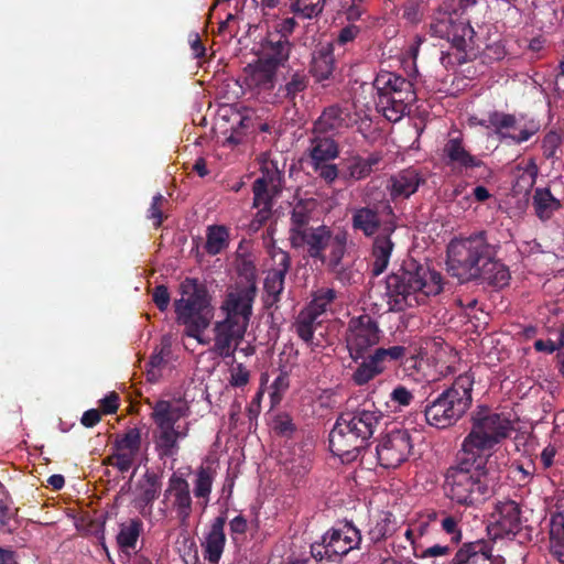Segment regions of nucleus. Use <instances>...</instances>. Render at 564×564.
<instances>
[{
    "label": "nucleus",
    "instance_id": "obj_33",
    "mask_svg": "<svg viewBox=\"0 0 564 564\" xmlns=\"http://www.w3.org/2000/svg\"><path fill=\"white\" fill-rule=\"evenodd\" d=\"M496 257L497 256H492L489 260H484L475 281H480L492 288L501 289L509 284L511 275L509 268Z\"/></svg>",
    "mask_w": 564,
    "mask_h": 564
},
{
    "label": "nucleus",
    "instance_id": "obj_39",
    "mask_svg": "<svg viewBox=\"0 0 564 564\" xmlns=\"http://www.w3.org/2000/svg\"><path fill=\"white\" fill-rule=\"evenodd\" d=\"M322 321L313 313L302 310L294 323L297 336L308 346H318L319 340L315 338V332L321 327Z\"/></svg>",
    "mask_w": 564,
    "mask_h": 564
},
{
    "label": "nucleus",
    "instance_id": "obj_20",
    "mask_svg": "<svg viewBox=\"0 0 564 564\" xmlns=\"http://www.w3.org/2000/svg\"><path fill=\"white\" fill-rule=\"evenodd\" d=\"M492 531L496 539L517 535L522 528L521 509L514 500L498 501L492 514Z\"/></svg>",
    "mask_w": 564,
    "mask_h": 564
},
{
    "label": "nucleus",
    "instance_id": "obj_59",
    "mask_svg": "<svg viewBox=\"0 0 564 564\" xmlns=\"http://www.w3.org/2000/svg\"><path fill=\"white\" fill-rule=\"evenodd\" d=\"M390 524L391 523L388 518H383V519L377 521L375 527H372L368 532V535H369V539L371 540V542L376 543V542H379V541L386 539L387 535L391 531Z\"/></svg>",
    "mask_w": 564,
    "mask_h": 564
},
{
    "label": "nucleus",
    "instance_id": "obj_15",
    "mask_svg": "<svg viewBox=\"0 0 564 564\" xmlns=\"http://www.w3.org/2000/svg\"><path fill=\"white\" fill-rule=\"evenodd\" d=\"M383 417L382 412L371 401H364L354 406L351 401L347 402L346 410L338 415L346 426L351 427L359 436L367 442L373 436Z\"/></svg>",
    "mask_w": 564,
    "mask_h": 564
},
{
    "label": "nucleus",
    "instance_id": "obj_28",
    "mask_svg": "<svg viewBox=\"0 0 564 564\" xmlns=\"http://www.w3.org/2000/svg\"><path fill=\"white\" fill-rule=\"evenodd\" d=\"M226 512L216 517L210 523L204 542H202L204 558L209 564H218L224 553L226 545Z\"/></svg>",
    "mask_w": 564,
    "mask_h": 564
},
{
    "label": "nucleus",
    "instance_id": "obj_11",
    "mask_svg": "<svg viewBox=\"0 0 564 564\" xmlns=\"http://www.w3.org/2000/svg\"><path fill=\"white\" fill-rule=\"evenodd\" d=\"M511 421L500 413L478 412L473 416L470 432L462 443L460 452L491 458V449L512 431Z\"/></svg>",
    "mask_w": 564,
    "mask_h": 564
},
{
    "label": "nucleus",
    "instance_id": "obj_34",
    "mask_svg": "<svg viewBox=\"0 0 564 564\" xmlns=\"http://www.w3.org/2000/svg\"><path fill=\"white\" fill-rule=\"evenodd\" d=\"M137 488L139 490L137 503L140 508V512L144 514L143 510L149 508L151 511L153 502L160 496L162 490L161 477L154 471L147 470L142 478L139 480Z\"/></svg>",
    "mask_w": 564,
    "mask_h": 564
},
{
    "label": "nucleus",
    "instance_id": "obj_9",
    "mask_svg": "<svg viewBox=\"0 0 564 564\" xmlns=\"http://www.w3.org/2000/svg\"><path fill=\"white\" fill-rule=\"evenodd\" d=\"M446 253L448 273L465 283L477 279L480 264L497 256V248L489 242L487 232L481 230L468 237L452 239Z\"/></svg>",
    "mask_w": 564,
    "mask_h": 564
},
{
    "label": "nucleus",
    "instance_id": "obj_47",
    "mask_svg": "<svg viewBox=\"0 0 564 564\" xmlns=\"http://www.w3.org/2000/svg\"><path fill=\"white\" fill-rule=\"evenodd\" d=\"M307 76L296 72L284 86L279 88V94L289 100H293L300 93L307 88Z\"/></svg>",
    "mask_w": 564,
    "mask_h": 564
},
{
    "label": "nucleus",
    "instance_id": "obj_24",
    "mask_svg": "<svg viewBox=\"0 0 564 564\" xmlns=\"http://www.w3.org/2000/svg\"><path fill=\"white\" fill-rule=\"evenodd\" d=\"M382 160L383 154L379 151L371 152L366 158L359 154L351 155L341 164V180L348 184L366 180Z\"/></svg>",
    "mask_w": 564,
    "mask_h": 564
},
{
    "label": "nucleus",
    "instance_id": "obj_56",
    "mask_svg": "<svg viewBox=\"0 0 564 564\" xmlns=\"http://www.w3.org/2000/svg\"><path fill=\"white\" fill-rule=\"evenodd\" d=\"M506 54L507 52L505 44L501 41H496L486 45L481 53V56L484 62L494 63L503 59Z\"/></svg>",
    "mask_w": 564,
    "mask_h": 564
},
{
    "label": "nucleus",
    "instance_id": "obj_16",
    "mask_svg": "<svg viewBox=\"0 0 564 564\" xmlns=\"http://www.w3.org/2000/svg\"><path fill=\"white\" fill-rule=\"evenodd\" d=\"M478 124L485 129H494L500 140L510 139L516 144L528 141L539 130L533 122L520 129L513 113L498 110L489 112L486 120H479Z\"/></svg>",
    "mask_w": 564,
    "mask_h": 564
},
{
    "label": "nucleus",
    "instance_id": "obj_38",
    "mask_svg": "<svg viewBox=\"0 0 564 564\" xmlns=\"http://www.w3.org/2000/svg\"><path fill=\"white\" fill-rule=\"evenodd\" d=\"M230 243V229L225 225H209L206 228L205 252L217 256L225 251Z\"/></svg>",
    "mask_w": 564,
    "mask_h": 564
},
{
    "label": "nucleus",
    "instance_id": "obj_60",
    "mask_svg": "<svg viewBox=\"0 0 564 564\" xmlns=\"http://www.w3.org/2000/svg\"><path fill=\"white\" fill-rule=\"evenodd\" d=\"M360 32V28L355 24H348L344 26L337 34L334 43L335 45L345 46L351 43Z\"/></svg>",
    "mask_w": 564,
    "mask_h": 564
},
{
    "label": "nucleus",
    "instance_id": "obj_1",
    "mask_svg": "<svg viewBox=\"0 0 564 564\" xmlns=\"http://www.w3.org/2000/svg\"><path fill=\"white\" fill-rule=\"evenodd\" d=\"M378 323L368 314L350 318L346 329V346L354 361L362 359L351 375L357 386H364L383 373L391 364L401 361L406 355L404 346L379 347L367 355L380 340Z\"/></svg>",
    "mask_w": 564,
    "mask_h": 564
},
{
    "label": "nucleus",
    "instance_id": "obj_29",
    "mask_svg": "<svg viewBox=\"0 0 564 564\" xmlns=\"http://www.w3.org/2000/svg\"><path fill=\"white\" fill-rule=\"evenodd\" d=\"M334 51V43L330 42H319L315 45L311 54L308 70L316 82L322 83L333 78L336 69Z\"/></svg>",
    "mask_w": 564,
    "mask_h": 564
},
{
    "label": "nucleus",
    "instance_id": "obj_7",
    "mask_svg": "<svg viewBox=\"0 0 564 564\" xmlns=\"http://www.w3.org/2000/svg\"><path fill=\"white\" fill-rule=\"evenodd\" d=\"M474 375L465 372L436 395L430 394L424 406L427 424L436 429H447L460 420L473 402Z\"/></svg>",
    "mask_w": 564,
    "mask_h": 564
},
{
    "label": "nucleus",
    "instance_id": "obj_25",
    "mask_svg": "<svg viewBox=\"0 0 564 564\" xmlns=\"http://www.w3.org/2000/svg\"><path fill=\"white\" fill-rule=\"evenodd\" d=\"M398 225L388 223L386 231H380L373 237L371 246V261L370 271L373 276H378L383 273L390 262L392 251L394 249V242L391 239L392 234L397 230Z\"/></svg>",
    "mask_w": 564,
    "mask_h": 564
},
{
    "label": "nucleus",
    "instance_id": "obj_2",
    "mask_svg": "<svg viewBox=\"0 0 564 564\" xmlns=\"http://www.w3.org/2000/svg\"><path fill=\"white\" fill-rule=\"evenodd\" d=\"M496 481L489 457L473 456L460 451L456 464L448 467L445 474L448 498L464 507H476L488 500Z\"/></svg>",
    "mask_w": 564,
    "mask_h": 564
},
{
    "label": "nucleus",
    "instance_id": "obj_41",
    "mask_svg": "<svg viewBox=\"0 0 564 564\" xmlns=\"http://www.w3.org/2000/svg\"><path fill=\"white\" fill-rule=\"evenodd\" d=\"M452 551V545L435 544L423 549L421 552L414 549V556L425 560L424 564H454V557L449 558Z\"/></svg>",
    "mask_w": 564,
    "mask_h": 564
},
{
    "label": "nucleus",
    "instance_id": "obj_50",
    "mask_svg": "<svg viewBox=\"0 0 564 564\" xmlns=\"http://www.w3.org/2000/svg\"><path fill=\"white\" fill-rule=\"evenodd\" d=\"M170 205L167 198H165L162 194L158 193L153 196L152 203L148 209V218L153 221V226L155 228H160L165 216L164 210Z\"/></svg>",
    "mask_w": 564,
    "mask_h": 564
},
{
    "label": "nucleus",
    "instance_id": "obj_13",
    "mask_svg": "<svg viewBox=\"0 0 564 564\" xmlns=\"http://www.w3.org/2000/svg\"><path fill=\"white\" fill-rule=\"evenodd\" d=\"M388 223L398 225V216L389 199L356 207L351 212L352 229L362 232L367 238H373L380 231H386Z\"/></svg>",
    "mask_w": 564,
    "mask_h": 564
},
{
    "label": "nucleus",
    "instance_id": "obj_8",
    "mask_svg": "<svg viewBox=\"0 0 564 564\" xmlns=\"http://www.w3.org/2000/svg\"><path fill=\"white\" fill-rule=\"evenodd\" d=\"M314 202L301 199L292 207L288 239L291 248L296 252L325 262V251L330 242L332 229L325 225L314 226Z\"/></svg>",
    "mask_w": 564,
    "mask_h": 564
},
{
    "label": "nucleus",
    "instance_id": "obj_18",
    "mask_svg": "<svg viewBox=\"0 0 564 564\" xmlns=\"http://www.w3.org/2000/svg\"><path fill=\"white\" fill-rule=\"evenodd\" d=\"M369 446V442L359 436L357 432L338 417L329 433V449L343 462L356 460L361 453Z\"/></svg>",
    "mask_w": 564,
    "mask_h": 564
},
{
    "label": "nucleus",
    "instance_id": "obj_32",
    "mask_svg": "<svg viewBox=\"0 0 564 564\" xmlns=\"http://www.w3.org/2000/svg\"><path fill=\"white\" fill-rule=\"evenodd\" d=\"M447 166H458L460 169H474L484 165V162L470 154L464 147L460 137L451 138L443 149Z\"/></svg>",
    "mask_w": 564,
    "mask_h": 564
},
{
    "label": "nucleus",
    "instance_id": "obj_31",
    "mask_svg": "<svg viewBox=\"0 0 564 564\" xmlns=\"http://www.w3.org/2000/svg\"><path fill=\"white\" fill-rule=\"evenodd\" d=\"M291 42L284 34L270 33L262 44L261 61L273 65L276 69L289 59Z\"/></svg>",
    "mask_w": 564,
    "mask_h": 564
},
{
    "label": "nucleus",
    "instance_id": "obj_63",
    "mask_svg": "<svg viewBox=\"0 0 564 564\" xmlns=\"http://www.w3.org/2000/svg\"><path fill=\"white\" fill-rule=\"evenodd\" d=\"M563 346H564L563 340H561V343L558 345L555 341H553L552 339H547V340L538 339L534 341V349L536 351L547 352V354H553L554 351L558 350Z\"/></svg>",
    "mask_w": 564,
    "mask_h": 564
},
{
    "label": "nucleus",
    "instance_id": "obj_54",
    "mask_svg": "<svg viewBox=\"0 0 564 564\" xmlns=\"http://www.w3.org/2000/svg\"><path fill=\"white\" fill-rule=\"evenodd\" d=\"M440 522L442 530L451 535L452 545H457L462 541V531L457 518L443 512Z\"/></svg>",
    "mask_w": 564,
    "mask_h": 564
},
{
    "label": "nucleus",
    "instance_id": "obj_52",
    "mask_svg": "<svg viewBox=\"0 0 564 564\" xmlns=\"http://www.w3.org/2000/svg\"><path fill=\"white\" fill-rule=\"evenodd\" d=\"M135 457V455L128 452L115 449L111 455L105 458L104 465L112 466L123 474L132 467Z\"/></svg>",
    "mask_w": 564,
    "mask_h": 564
},
{
    "label": "nucleus",
    "instance_id": "obj_62",
    "mask_svg": "<svg viewBox=\"0 0 564 564\" xmlns=\"http://www.w3.org/2000/svg\"><path fill=\"white\" fill-rule=\"evenodd\" d=\"M100 409L105 414H113L119 408V395L115 391L108 393L99 401Z\"/></svg>",
    "mask_w": 564,
    "mask_h": 564
},
{
    "label": "nucleus",
    "instance_id": "obj_37",
    "mask_svg": "<svg viewBox=\"0 0 564 564\" xmlns=\"http://www.w3.org/2000/svg\"><path fill=\"white\" fill-rule=\"evenodd\" d=\"M532 205L535 215L542 221L549 220L562 206L561 202L553 196L547 187H538L534 189Z\"/></svg>",
    "mask_w": 564,
    "mask_h": 564
},
{
    "label": "nucleus",
    "instance_id": "obj_17",
    "mask_svg": "<svg viewBox=\"0 0 564 564\" xmlns=\"http://www.w3.org/2000/svg\"><path fill=\"white\" fill-rule=\"evenodd\" d=\"M163 503L175 512L182 525H186L193 512L194 501L191 495L189 482L178 473H173L163 492Z\"/></svg>",
    "mask_w": 564,
    "mask_h": 564
},
{
    "label": "nucleus",
    "instance_id": "obj_42",
    "mask_svg": "<svg viewBox=\"0 0 564 564\" xmlns=\"http://www.w3.org/2000/svg\"><path fill=\"white\" fill-rule=\"evenodd\" d=\"M142 529L143 523L138 518L131 519L128 523L121 524L120 531L117 535V542L120 547L134 549Z\"/></svg>",
    "mask_w": 564,
    "mask_h": 564
},
{
    "label": "nucleus",
    "instance_id": "obj_26",
    "mask_svg": "<svg viewBox=\"0 0 564 564\" xmlns=\"http://www.w3.org/2000/svg\"><path fill=\"white\" fill-rule=\"evenodd\" d=\"M352 117L348 108L337 104L326 107L319 117L313 122L312 129L316 133L334 135L343 129L350 127Z\"/></svg>",
    "mask_w": 564,
    "mask_h": 564
},
{
    "label": "nucleus",
    "instance_id": "obj_44",
    "mask_svg": "<svg viewBox=\"0 0 564 564\" xmlns=\"http://www.w3.org/2000/svg\"><path fill=\"white\" fill-rule=\"evenodd\" d=\"M325 0H295L291 3V12L300 19H313L322 13Z\"/></svg>",
    "mask_w": 564,
    "mask_h": 564
},
{
    "label": "nucleus",
    "instance_id": "obj_51",
    "mask_svg": "<svg viewBox=\"0 0 564 564\" xmlns=\"http://www.w3.org/2000/svg\"><path fill=\"white\" fill-rule=\"evenodd\" d=\"M315 174L318 175L326 184H333L337 178H341V169L332 161L319 162L310 165Z\"/></svg>",
    "mask_w": 564,
    "mask_h": 564
},
{
    "label": "nucleus",
    "instance_id": "obj_4",
    "mask_svg": "<svg viewBox=\"0 0 564 564\" xmlns=\"http://www.w3.org/2000/svg\"><path fill=\"white\" fill-rule=\"evenodd\" d=\"M256 295L257 288L253 283L227 292L220 305L225 317L213 326L210 351L216 356L223 359L235 357L249 326Z\"/></svg>",
    "mask_w": 564,
    "mask_h": 564
},
{
    "label": "nucleus",
    "instance_id": "obj_10",
    "mask_svg": "<svg viewBox=\"0 0 564 564\" xmlns=\"http://www.w3.org/2000/svg\"><path fill=\"white\" fill-rule=\"evenodd\" d=\"M431 33L451 43L456 52H442L441 62L444 65H462L477 57L479 51L475 44V31L467 18L453 12L438 11L431 23Z\"/></svg>",
    "mask_w": 564,
    "mask_h": 564
},
{
    "label": "nucleus",
    "instance_id": "obj_3",
    "mask_svg": "<svg viewBox=\"0 0 564 564\" xmlns=\"http://www.w3.org/2000/svg\"><path fill=\"white\" fill-rule=\"evenodd\" d=\"M442 274L420 264L413 259L404 261L384 281L389 311L402 312L409 307L424 305L430 296L443 291Z\"/></svg>",
    "mask_w": 564,
    "mask_h": 564
},
{
    "label": "nucleus",
    "instance_id": "obj_19",
    "mask_svg": "<svg viewBox=\"0 0 564 564\" xmlns=\"http://www.w3.org/2000/svg\"><path fill=\"white\" fill-rule=\"evenodd\" d=\"M272 258L276 267L269 271L264 280V304L267 307H271L280 301L281 294L284 290L285 275L291 267V257L289 252L280 248L273 249Z\"/></svg>",
    "mask_w": 564,
    "mask_h": 564
},
{
    "label": "nucleus",
    "instance_id": "obj_35",
    "mask_svg": "<svg viewBox=\"0 0 564 564\" xmlns=\"http://www.w3.org/2000/svg\"><path fill=\"white\" fill-rule=\"evenodd\" d=\"M492 546L485 540L464 543L454 555V564H480L491 558Z\"/></svg>",
    "mask_w": 564,
    "mask_h": 564
},
{
    "label": "nucleus",
    "instance_id": "obj_43",
    "mask_svg": "<svg viewBox=\"0 0 564 564\" xmlns=\"http://www.w3.org/2000/svg\"><path fill=\"white\" fill-rule=\"evenodd\" d=\"M337 293L334 289H318L314 293L310 304L304 310H306L310 313H313L317 317H321V315H323L327 311V307L335 301Z\"/></svg>",
    "mask_w": 564,
    "mask_h": 564
},
{
    "label": "nucleus",
    "instance_id": "obj_5",
    "mask_svg": "<svg viewBox=\"0 0 564 564\" xmlns=\"http://www.w3.org/2000/svg\"><path fill=\"white\" fill-rule=\"evenodd\" d=\"M181 299L175 300L176 321L184 326V334L200 345H209L210 338L204 332L215 316L212 296L205 284L197 279L186 278L180 285Z\"/></svg>",
    "mask_w": 564,
    "mask_h": 564
},
{
    "label": "nucleus",
    "instance_id": "obj_55",
    "mask_svg": "<svg viewBox=\"0 0 564 564\" xmlns=\"http://www.w3.org/2000/svg\"><path fill=\"white\" fill-rule=\"evenodd\" d=\"M229 384L234 388H243L250 381V371L243 364H237L229 368Z\"/></svg>",
    "mask_w": 564,
    "mask_h": 564
},
{
    "label": "nucleus",
    "instance_id": "obj_48",
    "mask_svg": "<svg viewBox=\"0 0 564 564\" xmlns=\"http://www.w3.org/2000/svg\"><path fill=\"white\" fill-rule=\"evenodd\" d=\"M262 175L257 180L264 181V184L271 187V191L280 193L283 183V173L278 169L273 162L264 163L261 167Z\"/></svg>",
    "mask_w": 564,
    "mask_h": 564
},
{
    "label": "nucleus",
    "instance_id": "obj_27",
    "mask_svg": "<svg viewBox=\"0 0 564 564\" xmlns=\"http://www.w3.org/2000/svg\"><path fill=\"white\" fill-rule=\"evenodd\" d=\"M305 153L310 165L333 161L339 155V144L334 137L325 133H316L315 130L311 129Z\"/></svg>",
    "mask_w": 564,
    "mask_h": 564
},
{
    "label": "nucleus",
    "instance_id": "obj_64",
    "mask_svg": "<svg viewBox=\"0 0 564 564\" xmlns=\"http://www.w3.org/2000/svg\"><path fill=\"white\" fill-rule=\"evenodd\" d=\"M271 212H272V206H260V208H258V212L251 221V226L256 229H259L270 218Z\"/></svg>",
    "mask_w": 564,
    "mask_h": 564
},
{
    "label": "nucleus",
    "instance_id": "obj_23",
    "mask_svg": "<svg viewBox=\"0 0 564 564\" xmlns=\"http://www.w3.org/2000/svg\"><path fill=\"white\" fill-rule=\"evenodd\" d=\"M426 178L420 169L409 166L392 174L387 184L391 200L408 199L415 194L419 187L425 184Z\"/></svg>",
    "mask_w": 564,
    "mask_h": 564
},
{
    "label": "nucleus",
    "instance_id": "obj_46",
    "mask_svg": "<svg viewBox=\"0 0 564 564\" xmlns=\"http://www.w3.org/2000/svg\"><path fill=\"white\" fill-rule=\"evenodd\" d=\"M551 524V540H556V543L553 545L554 554L564 564V512L553 514Z\"/></svg>",
    "mask_w": 564,
    "mask_h": 564
},
{
    "label": "nucleus",
    "instance_id": "obj_6",
    "mask_svg": "<svg viewBox=\"0 0 564 564\" xmlns=\"http://www.w3.org/2000/svg\"><path fill=\"white\" fill-rule=\"evenodd\" d=\"M152 412L151 419L155 424L153 432L154 449L160 459L175 457L181 449L180 441L189 434V422L177 424L191 414L188 402L183 398L159 400L149 403Z\"/></svg>",
    "mask_w": 564,
    "mask_h": 564
},
{
    "label": "nucleus",
    "instance_id": "obj_53",
    "mask_svg": "<svg viewBox=\"0 0 564 564\" xmlns=\"http://www.w3.org/2000/svg\"><path fill=\"white\" fill-rule=\"evenodd\" d=\"M369 0H345L341 4L344 14L349 22H355L361 19L367 12V4Z\"/></svg>",
    "mask_w": 564,
    "mask_h": 564
},
{
    "label": "nucleus",
    "instance_id": "obj_14",
    "mask_svg": "<svg viewBox=\"0 0 564 564\" xmlns=\"http://www.w3.org/2000/svg\"><path fill=\"white\" fill-rule=\"evenodd\" d=\"M412 448L410 432L394 429L384 434L376 446L378 463L383 468H397L408 459Z\"/></svg>",
    "mask_w": 564,
    "mask_h": 564
},
{
    "label": "nucleus",
    "instance_id": "obj_61",
    "mask_svg": "<svg viewBox=\"0 0 564 564\" xmlns=\"http://www.w3.org/2000/svg\"><path fill=\"white\" fill-rule=\"evenodd\" d=\"M296 427L289 415H280L274 421V431L282 436H291Z\"/></svg>",
    "mask_w": 564,
    "mask_h": 564
},
{
    "label": "nucleus",
    "instance_id": "obj_30",
    "mask_svg": "<svg viewBox=\"0 0 564 564\" xmlns=\"http://www.w3.org/2000/svg\"><path fill=\"white\" fill-rule=\"evenodd\" d=\"M276 68L260 58L245 67V83L250 89L268 91L274 88Z\"/></svg>",
    "mask_w": 564,
    "mask_h": 564
},
{
    "label": "nucleus",
    "instance_id": "obj_49",
    "mask_svg": "<svg viewBox=\"0 0 564 564\" xmlns=\"http://www.w3.org/2000/svg\"><path fill=\"white\" fill-rule=\"evenodd\" d=\"M252 192L254 208H260V206H273V197L280 194L271 191V187L267 186L262 180H256L253 182Z\"/></svg>",
    "mask_w": 564,
    "mask_h": 564
},
{
    "label": "nucleus",
    "instance_id": "obj_21",
    "mask_svg": "<svg viewBox=\"0 0 564 564\" xmlns=\"http://www.w3.org/2000/svg\"><path fill=\"white\" fill-rule=\"evenodd\" d=\"M416 100L413 83L409 79L399 82V87L391 96L383 101H377V107L383 116L392 122L400 120L410 111V106Z\"/></svg>",
    "mask_w": 564,
    "mask_h": 564
},
{
    "label": "nucleus",
    "instance_id": "obj_57",
    "mask_svg": "<svg viewBox=\"0 0 564 564\" xmlns=\"http://www.w3.org/2000/svg\"><path fill=\"white\" fill-rule=\"evenodd\" d=\"M390 400L397 406H409L414 400V395L406 387L399 384L391 391Z\"/></svg>",
    "mask_w": 564,
    "mask_h": 564
},
{
    "label": "nucleus",
    "instance_id": "obj_40",
    "mask_svg": "<svg viewBox=\"0 0 564 564\" xmlns=\"http://www.w3.org/2000/svg\"><path fill=\"white\" fill-rule=\"evenodd\" d=\"M405 79L406 78L395 73L388 70L379 72L373 80V88L377 90L378 97L377 101H383L391 96L397 91L399 82H404Z\"/></svg>",
    "mask_w": 564,
    "mask_h": 564
},
{
    "label": "nucleus",
    "instance_id": "obj_12",
    "mask_svg": "<svg viewBox=\"0 0 564 564\" xmlns=\"http://www.w3.org/2000/svg\"><path fill=\"white\" fill-rule=\"evenodd\" d=\"M361 533L351 522L346 521L338 528L328 530L321 542L311 545V554L316 561H337L339 557L358 549Z\"/></svg>",
    "mask_w": 564,
    "mask_h": 564
},
{
    "label": "nucleus",
    "instance_id": "obj_45",
    "mask_svg": "<svg viewBox=\"0 0 564 564\" xmlns=\"http://www.w3.org/2000/svg\"><path fill=\"white\" fill-rule=\"evenodd\" d=\"M141 431L138 427L129 429L122 436H118L113 443L116 451L128 452L138 455L141 448Z\"/></svg>",
    "mask_w": 564,
    "mask_h": 564
},
{
    "label": "nucleus",
    "instance_id": "obj_36",
    "mask_svg": "<svg viewBox=\"0 0 564 564\" xmlns=\"http://www.w3.org/2000/svg\"><path fill=\"white\" fill-rule=\"evenodd\" d=\"M215 477L216 469L212 466L202 465L195 471L193 492L204 509L208 506Z\"/></svg>",
    "mask_w": 564,
    "mask_h": 564
},
{
    "label": "nucleus",
    "instance_id": "obj_22",
    "mask_svg": "<svg viewBox=\"0 0 564 564\" xmlns=\"http://www.w3.org/2000/svg\"><path fill=\"white\" fill-rule=\"evenodd\" d=\"M348 232L339 230L336 234L330 230V242L328 243L329 253L326 254L324 262L327 270L341 283H350L352 280V272L349 267H346L343 259L347 252Z\"/></svg>",
    "mask_w": 564,
    "mask_h": 564
},
{
    "label": "nucleus",
    "instance_id": "obj_58",
    "mask_svg": "<svg viewBox=\"0 0 564 564\" xmlns=\"http://www.w3.org/2000/svg\"><path fill=\"white\" fill-rule=\"evenodd\" d=\"M152 301L161 312L166 311L171 301L167 286L164 284L156 285L152 291Z\"/></svg>",
    "mask_w": 564,
    "mask_h": 564
}]
</instances>
